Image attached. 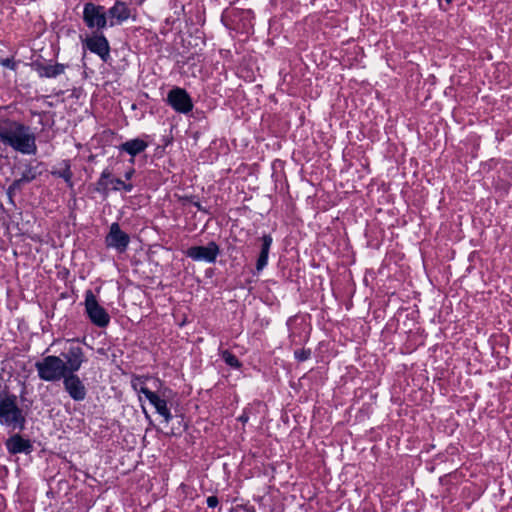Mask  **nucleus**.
<instances>
[{
	"mask_svg": "<svg viewBox=\"0 0 512 512\" xmlns=\"http://www.w3.org/2000/svg\"><path fill=\"white\" fill-rule=\"evenodd\" d=\"M0 140L22 154H35V136L29 127L14 121L0 122Z\"/></svg>",
	"mask_w": 512,
	"mask_h": 512,
	"instance_id": "f257e3e1",
	"label": "nucleus"
},
{
	"mask_svg": "<svg viewBox=\"0 0 512 512\" xmlns=\"http://www.w3.org/2000/svg\"><path fill=\"white\" fill-rule=\"evenodd\" d=\"M0 424L12 430L21 431L24 429L25 417L17 406L15 397L0 396Z\"/></svg>",
	"mask_w": 512,
	"mask_h": 512,
	"instance_id": "f03ea898",
	"label": "nucleus"
},
{
	"mask_svg": "<svg viewBox=\"0 0 512 512\" xmlns=\"http://www.w3.org/2000/svg\"><path fill=\"white\" fill-rule=\"evenodd\" d=\"M39 377L44 381H57L66 376L64 360L57 356H47L35 364Z\"/></svg>",
	"mask_w": 512,
	"mask_h": 512,
	"instance_id": "7ed1b4c3",
	"label": "nucleus"
},
{
	"mask_svg": "<svg viewBox=\"0 0 512 512\" xmlns=\"http://www.w3.org/2000/svg\"><path fill=\"white\" fill-rule=\"evenodd\" d=\"M86 312L92 323L99 327H106L109 324L110 317L106 310L99 305L91 291L86 293L85 298Z\"/></svg>",
	"mask_w": 512,
	"mask_h": 512,
	"instance_id": "20e7f679",
	"label": "nucleus"
},
{
	"mask_svg": "<svg viewBox=\"0 0 512 512\" xmlns=\"http://www.w3.org/2000/svg\"><path fill=\"white\" fill-rule=\"evenodd\" d=\"M83 19L89 28L100 30L106 27L108 16L103 6L87 3L84 6Z\"/></svg>",
	"mask_w": 512,
	"mask_h": 512,
	"instance_id": "39448f33",
	"label": "nucleus"
},
{
	"mask_svg": "<svg viewBox=\"0 0 512 512\" xmlns=\"http://www.w3.org/2000/svg\"><path fill=\"white\" fill-rule=\"evenodd\" d=\"M219 252V246L215 242H209L206 246L190 247L186 251V255L195 261L213 263L215 262Z\"/></svg>",
	"mask_w": 512,
	"mask_h": 512,
	"instance_id": "423d86ee",
	"label": "nucleus"
},
{
	"mask_svg": "<svg viewBox=\"0 0 512 512\" xmlns=\"http://www.w3.org/2000/svg\"><path fill=\"white\" fill-rule=\"evenodd\" d=\"M168 102L180 113H188L193 108L191 98L185 90L180 88H175L169 92Z\"/></svg>",
	"mask_w": 512,
	"mask_h": 512,
	"instance_id": "0eeeda50",
	"label": "nucleus"
},
{
	"mask_svg": "<svg viewBox=\"0 0 512 512\" xmlns=\"http://www.w3.org/2000/svg\"><path fill=\"white\" fill-rule=\"evenodd\" d=\"M130 238L128 234L120 229L118 223H113L110 227V231L106 236V244L108 247H113L119 252L126 250L129 244Z\"/></svg>",
	"mask_w": 512,
	"mask_h": 512,
	"instance_id": "6e6552de",
	"label": "nucleus"
},
{
	"mask_svg": "<svg viewBox=\"0 0 512 512\" xmlns=\"http://www.w3.org/2000/svg\"><path fill=\"white\" fill-rule=\"evenodd\" d=\"M64 357V370L69 374H74L78 371L83 362V351L79 346H71Z\"/></svg>",
	"mask_w": 512,
	"mask_h": 512,
	"instance_id": "1a4fd4ad",
	"label": "nucleus"
},
{
	"mask_svg": "<svg viewBox=\"0 0 512 512\" xmlns=\"http://www.w3.org/2000/svg\"><path fill=\"white\" fill-rule=\"evenodd\" d=\"M64 386L71 398L75 401H82L86 396V389L82 381L75 374H68L64 377Z\"/></svg>",
	"mask_w": 512,
	"mask_h": 512,
	"instance_id": "9d476101",
	"label": "nucleus"
},
{
	"mask_svg": "<svg viewBox=\"0 0 512 512\" xmlns=\"http://www.w3.org/2000/svg\"><path fill=\"white\" fill-rule=\"evenodd\" d=\"M140 392L145 395L149 402L155 407L156 411L164 418V421L168 423L171 420L172 415L167 407L166 399L161 398L146 387H141Z\"/></svg>",
	"mask_w": 512,
	"mask_h": 512,
	"instance_id": "9b49d317",
	"label": "nucleus"
},
{
	"mask_svg": "<svg viewBox=\"0 0 512 512\" xmlns=\"http://www.w3.org/2000/svg\"><path fill=\"white\" fill-rule=\"evenodd\" d=\"M86 46L91 52L98 54L104 61L109 56V44L103 35H95L88 38Z\"/></svg>",
	"mask_w": 512,
	"mask_h": 512,
	"instance_id": "f8f14e48",
	"label": "nucleus"
},
{
	"mask_svg": "<svg viewBox=\"0 0 512 512\" xmlns=\"http://www.w3.org/2000/svg\"><path fill=\"white\" fill-rule=\"evenodd\" d=\"M6 448L11 454L25 453L32 451V444L28 439H24L19 434L9 437L5 442Z\"/></svg>",
	"mask_w": 512,
	"mask_h": 512,
	"instance_id": "ddd939ff",
	"label": "nucleus"
},
{
	"mask_svg": "<svg viewBox=\"0 0 512 512\" xmlns=\"http://www.w3.org/2000/svg\"><path fill=\"white\" fill-rule=\"evenodd\" d=\"M107 15L110 26H114L130 17V9L124 2L118 1L108 10Z\"/></svg>",
	"mask_w": 512,
	"mask_h": 512,
	"instance_id": "4468645a",
	"label": "nucleus"
},
{
	"mask_svg": "<svg viewBox=\"0 0 512 512\" xmlns=\"http://www.w3.org/2000/svg\"><path fill=\"white\" fill-rule=\"evenodd\" d=\"M66 65L64 64H44V63H35L34 69L38 73L40 77L46 78H55L65 72Z\"/></svg>",
	"mask_w": 512,
	"mask_h": 512,
	"instance_id": "2eb2a0df",
	"label": "nucleus"
},
{
	"mask_svg": "<svg viewBox=\"0 0 512 512\" xmlns=\"http://www.w3.org/2000/svg\"><path fill=\"white\" fill-rule=\"evenodd\" d=\"M261 240V251L256 264V269L258 271H261L267 265L269 250L272 244V237L270 235H264Z\"/></svg>",
	"mask_w": 512,
	"mask_h": 512,
	"instance_id": "dca6fc26",
	"label": "nucleus"
},
{
	"mask_svg": "<svg viewBox=\"0 0 512 512\" xmlns=\"http://www.w3.org/2000/svg\"><path fill=\"white\" fill-rule=\"evenodd\" d=\"M498 178L502 182V187L508 188L512 185V161L504 160L501 163Z\"/></svg>",
	"mask_w": 512,
	"mask_h": 512,
	"instance_id": "f3484780",
	"label": "nucleus"
},
{
	"mask_svg": "<svg viewBox=\"0 0 512 512\" xmlns=\"http://www.w3.org/2000/svg\"><path fill=\"white\" fill-rule=\"evenodd\" d=\"M147 147V143L141 139H133L129 140L121 145V149L126 151L131 156H135L142 151H144Z\"/></svg>",
	"mask_w": 512,
	"mask_h": 512,
	"instance_id": "a211bd4d",
	"label": "nucleus"
},
{
	"mask_svg": "<svg viewBox=\"0 0 512 512\" xmlns=\"http://www.w3.org/2000/svg\"><path fill=\"white\" fill-rule=\"evenodd\" d=\"M38 174H39V172L37 171V167L28 165V166L25 167V169L23 170V172H22L20 177L26 183H30L31 181L36 179Z\"/></svg>",
	"mask_w": 512,
	"mask_h": 512,
	"instance_id": "6ab92c4d",
	"label": "nucleus"
},
{
	"mask_svg": "<svg viewBox=\"0 0 512 512\" xmlns=\"http://www.w3.org/2000/svg\"><path fill=\"white\" fill-rule=\"evenodd\" d=\"M222 355V358L223 360L225 361V363L233 368H239L240 367V362L239 360L236 358L235 355H233L232 353H230L228 350H224L222 351L221 353Z\"/></svg>",
	"mask_w": 512,
	"mask_h": 512,
	"instance_id": "aec40b11",
	"label": "nucleus"
},
{
	"mask_svg": "<svg viewBox=\"0 0 512 512\" xmlns=\"http://www.w3.org/2000/svg\"><path fill=\"white\" fill-rule=\"evenodd\" d=\"M54 174L63 178L68 184L71 185L72 172L68 164H65V168L62 171L54 172Z\"/></svg>",
	"mask_w": 512,
	"mask_h": 512,
	"instance_id": "412c9836",
	"label": "nucleus"
},
{
	"mask_svg": "<svg viewBox=\"0 0 512 512\" xmlns=\"http://www.w3.org/2000/svg\"><path fill=\"white\" fill-rule=\"evenodd\" d=\"M27 184L25 181L22 180V178L15 179L12 184L8 188V193L11 195L13 193H16L17 191L21 190L22 186Z\"/></svg>",
	"mask_w": 512,
	"mask_h": 512,
	"instance_id": "4be33fe9",
	"label": "nucleus"
},
{
	"mask_svg": "<svg viewBox=\"0 0 512 512\" xmlns=\"http://www.w3.org/2000/svg\"><path fill=\"white\" fill-rule=\"evenodd\" d=\"M110 177L111 173L108 170H104L101 174L98 184L102 186L104 189H107L109 187V183L111 180Z\"/></svg>",
	"mask_w": 512,
	"mask_h": 512,
	"instance_id": "5701e85b",
	"label": "nucleus"
},
{
	"mask_svg": "<svg viewBox=\"0 0 512 512\" xmlns=\"http://www.w3.org/2000/svg\"><path fill=\"white\" fill-rule=\"evenodd\" d=\"M310 354H311L310 350L301 349V350L295 351V357L299 361L307 360L310 357Z\"/></svg>",
	"mask_w": 512,
	"mask_h": 512,
	"instance_id": "b1692460",
	"label": "nucleus"
},
{
	"mask_svg": "<svg viewBox=\"0 0 512 512\" xmlns=\"http://www.w3.org/2000/svg\"><path fill=\"white\" fill-rule=\"evenodd\" d=\"M122 184L123 181L121 179L116 178L110 180L109 186L111 185V188L114 190H120L122 189Z\"/></svg>",
	"mask_w": 512,
	"mask_h": 512,
	"instance_id": "393cba45",
	"label": "nucleus"
},
{
	"mask_svg": "<svg viewBox=\"0 0 512 512\" xmlns=\"http://www.w3.org/2000/svg\"><path fill=\"white\" fill-rule=\"evenodd\" d=\"M440 10L447 11L453 0H437Z\"/></svg>",
	"mask_w": 512,
	"mask_h": 512,
	"instance_id": "a878e982",
	"label": "nucleus"
},
{
	"mask_svg": "<svg viewBox=\"0 0 512 512\" xmlns=\"http://www.w3.org/2000/svg\"><path fill=\"white\" fill-rule=\"evenodd\" d=\"M218 498L216 496H209L207 498V505L210 508H215L218 505Z\"/></svg>",
	"mask_w": 512,
	"mask_h": 512,
	"instance_id": "bb28decb",
	"label": "nucleus"
},
{
	"mask_svg": "<svg viewBox=\"0 0 512 512\" xmlns=\"http://www.w3.org/2000/svg\"><path fill=\"white\" fill-rule=\"evenodd\" d=\"M132 184H126L125 182H123L122 184V189L126 190V191H131L132 190Z\"/></svg>",
	"mask_w": 512,
	"mask_h": 512,
	"instance_id": "cd10ccee",
	"label": "nucleus"
},
{
	"mask_svg": "<svg viewBox=\"0 0 512 512\" xmlns=\"http://www.w3.org/2000/svg\"><path fill=\"white\" fill-rule=\"evenodd\" d=\"M239 420L243 423L247 422L248 421V416L246 415V413H243L240 417H239Z\"/></svg>",
	"mask_w": 512,
	"mask_h": 512,
	"instance_id": "c85d7f7f",
	"label": "nucleus"
},
{
	"mask_svg": "<svg viewBox=\"0 0 512 512\" xmlns=\"http://www.w3.org/2000/svg\"><path fill=\"white\" fill-rule=\"evenodd\" d=\"M134 173V170L131 169L130 171L126 172L125 177L126 179H130Z\"/></svg>",
	"mask_w": 512,
	"mask_h": 512,
	"instance_id": "c756f323",
	"label": "nucleus"
},
{
	"mask_svg": "<svg viewBox=\"0 0 512 512\" xmlns=\"http://www.w3.org/2000/svg\"><path fill=\"white\" fill-rule=\"evenodd\" d=\"M3 64H4L5 66H7V67H11V68H13V65H12V63H11V60H9V59H6V60L3 62Z\"/></svg>",
	"mask_w": 512,
	"mask_h": 512,
	"instance_id": "7c9ffc66",
	"label": "nucleus"
},
{
	"mask_svg": "<svg viewBox=\"0 0 512 512\" xmlns=\"http://www.w3.org/2000/svg\"><path fill=\"white\" fill-rule=\"evenodd\" d=\"M492 163H495V160H494V159H490V160H489L488 164H489V166H490V167H492Z\"/></svg>",
	"mask_w": 512,
	"mask_h": 512,
	"instance_id": "2f4dec72",
	"label": "nucleus"
}]
</instances>
